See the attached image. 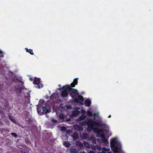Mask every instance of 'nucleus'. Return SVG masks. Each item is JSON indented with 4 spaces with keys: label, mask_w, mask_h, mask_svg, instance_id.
Wrapping results in <instances>:
<instances>
[{
    "label": "nucleus",
    "mask_w": 153,
    "mask_h": 153,
    "mask_svg": "<svg viewBox=\"0 0 153 153\" xmlns=\"http://www.w3.org/2000/svg\"><path fill=\"white\" fill-rule=\"evenodd\" d=\"M88 153H95V152L92 151H90Z\"/></svg>",
    "instance_id": "nucleus-35"
},
{
    "label": "nucleus",
    "mask_w": 153,
    "mask_h": 153,
    "mask_svg": "<svg viewBox=\"0 0 153 153\" xmlns=\"http://www.w3.org/2000/svg\"><path fill=\"white\" fill-rule=\"evenodd\" d=\"M87 130L88 131H93L97 133L98 141L101 143H103V146H106L109 145L108 139L111 136V133L109 128L105 125H87Z\"/></svg>",
    "instance_id": "nucleus-1"
},
{
    "label": "nucleus",
    "mask_w": 153,
    "mask_h": 153,
    "mask_svg": "<svg viewBox=\"0 0 153 153\" xmlns=\"http://www.w3.org/2000/svg\"><path fill=\"white\" fill-rule=\"evenodd\" d=\"M27 94L28 95V96H30V94H29V93L28 92L27 93Z\"/></svg>",
    "instance_id": "nucleus-38"
},
{
    "label": "nucleus",
    "mask_w": 153,
    "mask_h": 153,
    "mask_svg": "<svg viewBox=\"0 0 153 153\" xmlns=\"http://www.w3.org/2000/svg\"><path fill=\"white\" fill-rule=\"evenodd\" d=\"M74 101L77 103H79L81 104H83V102L84 101V98L81 95H78V98L76 97L74 99Z\"/></svg>",
    "instance_id": "nucleus-6"
},
{
    "label": "nucleus",
    "mask_w": 153,
    "mask_h": 153,
    "mask_svg": "<svg viewBox=\"0 0 153 153\" xmlns=\"http://www.w3.org/2000/svg\"><path fill=\"white\" fill-rule=\"evenodd\" d=\"M71 131H72L69 130H67L66 131L67 133H68V134L71 133Z\"/></svg>",
    "instance_id": "nucleus-33"
},
{
    "label": "nucleus",
    "mask_w": 153,
    "mask_h": 153,
    "mask_svg": "<svg viewBox=\"0 0 153 153\" xmlns=\"http://www.w3.org/2000/svg\"><path fill=\"white\" fill-rule=\"evenodd\" d=\"M91 149L93 150H95L97 149L99 150H102V148L100 146L95 145V146L91 147Z\"/></svg>",
    "instance_id": "nucleus-10"
},
{
    "label": "nucleus",
    "mask_w": 153,
    "mask_h": 153,
    "mask_svg": "<svg viewBox=\"0 0 153 153\" xmlns=\"http://www.w3.org/2000/svg\"><path fill=\"white\" fill-rule=\"evenodd\" d=\"M97 153H101L100 152H97Z\"/></svg>",
    "instance_id": "nucleus-44"
},
{
    "label": "nucleus",
    "mask_w": 153,
    "mask_h": 153,
    "mask_svg": "<svg viewBox=\"0 0 153 153\" xmlns=\"http://www.w3.org/2000/svg\"><path fill=\"white\" fill-rule=\"evenodd\" d=\"M63 144L66 147H68L71 145L70 143L67 141H64L63 142Z\"/></svg>",
    "instance_id": "nucleus-21"
},
{
    "label": "nucleus",
    "mask_w": 153,
    "mask_h": 153,
    "mask_svg": "<svg viewBox=\"0 0 153 153\" xmlns=\"http://www.w3.org/2000/svg\"><path fill=\"white\" fill-rule=\"evenodd\" d=\"M67 91L65 90H62L61 92V96L63 97H65L68 96V94Z\"/></svg>",
    "instance_id": "nucleus-11"
},
{
    "label": "nucleus",
    "mask_w": 153,
    "mask_h": 153,
    "mask_svg": "<svg viewBox=\"0 0 153 153\" xmlns=\"http://www.w3.org/2000/svg\"><path fill=\"white\" fill-rule=\"evenodd\" d=\"M9 118L10 120L14 124L16 123V121L13 118H12L10 116H9Z\"/></svg>",
    "instance_id": "nucleus-25"
},
{
    "label": "nucleus",
    "mask_w": 153,
    "mask_h": 153,
    "mask_svg": "<svg viewBox=\"0 0 153 153\" xmlns=\"http://www.w3.org/2000/svg\"><path fill=\"white\" fill-rule=\"evenodd\" d=\"M74 127L76 130L78 131H82L83 130V127L82 126V125H74Z\"/></svg>",
    "instance_id": "nucleus-8"
},
{
    "label": "nucleus",
    "mask_w": 153,
    "mask_h": 153,
    "mask_svg": "<svg viewBox=\"0 0 153 153\" xmlns=\"http://www.w3.org/2000/svg\"><path fill=\"white\" fill-rule=\"evenodd\" d=\"M86 118V116L84 115H81L79 117V119H77V121H82L84 120Z\"/></svg>",
    "instance_id": "nucleus-18"
},
{
    "label": "nucleus",
    "mask_w": 153,
    "mask_h": 153,
    "mask_svg": "<svg viewBox=\"0 0 153 153\" xmlns=\"http://www.w3.org/2000/svg\"><path fill=\"white\" fill-rule=\"evenodd\" d=\"M70 120H71L70 119L69 120H68V121H70Z\"/></svg>",
    "instance_id": "nucleus-46"
},
{
    "label": "nucleus",
    "mask_w": 153,
    "mask_h": 153,
    "mask_svg": "<svg viewBox=\"0 0 153 153\" xmlns=\"http://www.w3.org/2000/svg\"><path fill=\"white\" fill-rule=\"evenodd\" d=\"M87 115L89 117L93 116V114H92V112L90 111H88L87 112Z\"/></svg>",
    "instance_id": "nucleus-26"
},
{
    "label": "nucleus",
    "mask_w": 153,
    "mask_h": 153,
    "mask_svg": "<svg viewBox=\"0 0 153 153\" xmlns=\"http://www.w3.org/2000/svg\"><path fill=\"white\" fill-rule=\"evenodd\" d=\"M72 88H71L70 85H66L65 86H63L62 88H59V90H63L65 91H68V92H69V90Z\"/></svg>",
    "instance_id": "nucleus-7"
},
{
    "label": "nucleus",
    "mask_w": 153,
    "mask_h": 153,
    "mask_svg": "<svg viewBox=\"0 0 153 153\" xmlns=\"http://www.w3.org/2000/svg\"><path fill=\"white\" fill-rule=\"evenodd\" d=\"M11 134L14 136L15 137H17V134L16 133H11Z\"/></svg>",
    "instance_id": "nucleus-31"
},
{
    "label": "nucleus",
    "mask_w": 153,
    "mask_h": 153,
    "mask_svg": "<svg viewBox=\"0 0 153 153\" xmlns=\"http://www.w3.org/2000/svg\"><path fill=\"white\" fill-rule=\"evenodd\" d=\"M25 102H26V100L24 99H19L18 100V102H19V103L20 104H21L23 105H25Z\"/></svg>",
    "instance_id": "nucleus-16"
},
{
    "label": "nucleus",
    "mask_w": 153,
    "mask_h": 153,
    "mask_svg": "<svg viewBox=\"0 0 153 153\" xmlns=\"http://www.w3.org/2000/svg\"><path fill=\"white\" fill-rule=\"evenodd\" d=\"M110 117H111V115H109V116H108V118H110Z\"/></svg>",
    "instance_id": "nucleus-39"
},
{
    "label": "nucleus",
    "mask_w": 153,
    "mask_h": 153,
    "mask_svg": "<svg viewBox=\"0 0 153 153\" xmlns=\"http://www.w3.org/2000/svg\"><path fill=\"white\" fill-rule=\"evenodd\" d=\"M33 83L34 85H37L36 87L38 88H42L43 86L42 84L40 83V79L39 78H35Z\"/></svg>",
    "instance_id": "nucleus-5"
},
{
    "label": "nucleus",
    "mask_w": 153,
    "mask_h": 153,
    "mask_svg": "<svg viewBox=\"0 0 153 153\" xmlns=\"http://www.w3.org/2000/svg\"><path fill=\"white\" fill-rule=\"evenodd\" d=\"M80 113V112L79 111L75 110L72 112V116L73 117H76Z\"/></svg>",
    "instance_id": "nucleus-14"
},
{
    "label": "nucleus",
    "mask_w": 153,
    "mask_h": 153,
    "mask_svg": "<svg viewBox=\"0 0 153 153\" xmlns=\"http://www.w3.org/2000/svg\"><path fill=\"white\" fill-rule=\"evenodd\" d=\"M49 98V97H48V98Z\"/></svg>",
    "instance_id": "nucleus-47"
},
{
    "label": "nucleus",
    "mask_w": 153,
    "mask_h": 153,
    "mask_svg": "<svg viewBox=\"0 0 153 153\" xmlns=\"http://www.w3.org/2000/svg\"><path fill=\"white\" fill-rule=\"evenodd\" d=\"M71 153H77V151L76 149L72 148L70 149Z\"/></svg>",
    "instance_id": "nucleus-22"
},
{
    "label": "nucleus",
    "mask_w": 153,
    "mask_h": 153,
    "mask_svg": "<svg viewBox=\"0 0 153 153\" xmlns=\"http://www.w3.org/2000/svg\"><path fill=\"white\" fill-rule=\"evenodd\" d=\"M52 122H53V123H56L57 122V121L56 120H55L54 119H52Z\"/></svg>",
    "instance_id": "nucleus-34"
},
{
    "label": "nucleus",
    "mask_w": 153,
    "mask_h": 153,
    "mask_svg": "<svg viewBox=\"0 0 153 153\" xmlns=\"http://www.w3.org/2000/svg\"><path fill=\"white\" fill-rule=\"evenodd\" d=\"M76 85L75 84V83H74L73 82L71 83L70 85L71 88V87H75V86Z\"/></svg>",
    "instance_id": "nucleus-29"
},
{
    "label": "nucleus",
    "mask_w": 153,
    "mask_h": 153,
    "mask_svg": "<svg viewBox=\"0 0 153 153\" xmlns=\"http://www.w3.org/2000/svg\"><path fill=\"white\" fill-rule=\"evenodd\" d=\"M78 79V78H75L74 79V80H73V82H74V83H75V84H76V85H77L78 83V81H77Z\"/></svg>",
    "instance_id": "nucleus-27"
},
{
    "label": "nucleus",
    "mask_w": 153,
    "mask_h": 153,
    "mask_svg": "<svg viewBox=\"0 0 153 153\" xmlns=\"http://www.w3.org/2000/svg\"><path fill=\"white\" fill-rule=\"evenodd\" d=\"M82 137L83 139H86L88 137V135L87 133H84L82 135Z\"/></svg>",
    "instance_id": "nucleus-23"
},
{
    "label": "nucleus",
    "mask_w": 153,
    "mask_h": 153,
    "mask_svg": "<svg viewBox=\"0 0 153 153\" xmlns=\"http://www.w3.org/2000/svg\"><path fill=\"white\" fill-rule=\"evenodd\" d=\"M66 128L64 126L60 128V130L62 131H65Z\"/></svg>",
    "instance_id": "nucleus-28"
},
{
    "label": "nucleus",
    "mask_w": 153,
    "mask_h": 153,
    "mask_svg": "<svg viewBox=\"0 0 153 153\" xmlns=\"http://www.w3.org/2000/svg\"><path fill=\"white\" fill-rule=\"evenodd\" d=\"M76 146H78L79 148V149H83V144L80 142H76Z\"/></svg>",
    "instance_id": "nucleus-12"
},
{
    "label": "nucleus",
    "mask_w": 153,
    "mask_h": 153,
    "mask_svg": "<svg viewBox=\"0 0 153 153\" xmlns=\"http://www.w3.org/2000/svg\"><path fill=\"white\" fill-rule=\"evenodd\" d=\"M41 110L42 111V112L45 114H47L48 112H49L48 111V109L45 106L42 107V110Z\"/></svg>",
    "instance_id": "nucleus-15"
},
{
    "label": "nucleus",
    "mask_w": 153,
    "mask_h": 153,
    "mask_svg": "<svg viewBox=\"0 0 153 153\" xmlns=\"http://www.w3.org/2000/svg\"><path fill=\"white\" fill-rule=\"evenodd\" d=\"M25 50L27 52H28V53H29L31 55H33L34 54V53L33 52V51L32 49H28L27 48H25Z\"/></svg>",
    "instance_id": "nucleus-19"
},
{
    "label": "nucleus",
    "mask_w": 153,
    "mask_h": 153,
    "mask_svg": "<svg viewBox=\"0 0 153 153\" xmlns=\"http://www.w3.org/2000/svg\"><path fill=\"white\" fill-rule=\"evenodd\" d=\"M2 113V111H0V114H1Z\"/></svg>",
    "instance_id": "nucleus-41"
},
{
    "label": "nucleus",
    "mask_w": 153,
    "mask_h": 153,
    "mask_svg": "<svg viewBox=\"0 0 153 153\" xmlns=\"http://www.w3.org/2000/svg\"><path fill=\"white\" fill-rule=\"evenodd\" d=\"M21 82L23 84H24L23 82L22 81H21Z\"/></svg>",
    "instance_id": "nucleus-42"
},
{
    "label": "nucleus",
    "mask_w": 153,
    "mask_h": 153,
    "mask_svg": "<svg viewBox=\"0 0 153 153\" xmlns=\"http://www.w3.org/2000/svg\"><path fill=\"white\" fill-rule=\"evenodd\" d=\"M58 128L60 127V126H59H59H58Z\"/></svg>",
    "instance_id": "nucleus-43"
},
{
    "label": "nucleus",
    "mask_w": 153,
    "mask_h": 153,
    "mask_svg": "<svg viewBox=\"0 0 153 153\" xmlns=\"http://www.w3.org/2000/svg\"><path fill=\"white\" fill-rule=\"evenodd\" d=\"M51 96H51L50 97L51 98Z\"/></svg>",
    "instance_id": "nucleus-45"
},
{
    "label": "nucleus",
    "mask_w": 153,
    "mask_h": 153,
    "mask_svg": "<svg viewBox=\"0 0 153 153\" xmlns=\"http://www.w3.org/2000/svg\"><path fill=\"white\" fill-rule=\"evenodd\" d=\"M110 150L109 148H106L104 147L102 148V150L101 153H112L111 152H109L108 151Z\"/></svg>",
    "instance_id": "nucleus-9"
},
{
    "label": "nucleus",
    "mask_w": 153,
    "mask_h": 153,
    "mask_svg": "<svg viewBox=\"0 0 153 153\" xmlns=\"http://www.w3.org/2000/svg\"><path fill=\"white\" fill-rule=\"evenodd\" d=\"M24 87H17L15 88V89L16 92L20 93L24 89Z\"/></svg>",
    "instance_id": "nucleus-17"
},
{
    "label": "nucleus",
    "mask_w": 153,
    "mask_h": 153,
    "mask_svg": "<svg viewBox=\"0 0 153 153\" xmlns=\"http://www.w3.org/2000/svg\"><path fill=\"white\" fill-rule=\"evenodd\" d=\"M69 93L71 97L74 99L77 97V95L79 94V93L77 90L76 89L72 88L69 90Z\"/></svg>",
    "instance_id": "nucleus-4"
},
{
    "label": "nucleus",
    "mask_w": 153,
    "mask_h": 153,
    "mask_svg": "<svg viewBox=\"0 0 153 153\" xmlns=\"http://www.w3.org/2000/svg\"><path fill=\"white\" fill-rule=\"evenodd\" d=\"M91 104V101L89 100H87L84 102V105L85 106L89 107Z\"/></svg>",
    "instance_id": "nucleus-13"
},
{
    "label": "nucleus",
    "mask_w": 153,
    "mask_h": 153,
    "mask_svg": "<svg viewBox=\"0 0 153 153\" xmlns=\"http://www.w3.org/2000/svg\"><path fill=\"white\" fill-rule=\"evenodd\" d=\"M80 153H86L84 151Z\"/></svg>",
    "instance_id": "nucleus-36"
},
{
    "label": "nucleus",
    "mask_w": 153,
    "mask_h": 153,
    "mask_svg": "<svg viewBox=\"0 0 153 153\" xmlns=\"http://www.w3.org/2000/svg\"><path fill=\"white\" fill-rule=\"evenodd\" d=\"M110 144L111 149L114 153H125L122 149L121 144L117 137L111 138Z\"/></svg>",
    "instance_id": "nucleus-2"
},
{
    "label": "nucleus",
    "mask_w": 153,
    "mask_h": 153,
    "mask_svg": "<svg viewBox=\"0 0 153 153\" xmlns=\"http://www.w3.org/2000/svg\"><path fill=\"white\" fill-rule=\"evenodd\" d=\"M3 52L2 51H0V58L1 57H4V55H3Z\"/></svg>",
    "instance_id": "nucleus-30"
},
{
    "label": "nucleus",
    "mask_w": 153,
    "mask_h": 153,
    "mask_svg": "<svg viewBox=\"0 0 153 153\" xmlns=\"http://www.w3.org/2000/svg\"><path fill=\"white\" fill-rule=\"evenodd\" d=\"M93 116V120L89 119L86 121L80 123L79 124H106V123L103 122L97 114H94Z\"/></svg>",
    "instance_id": "nucleus-3"
},
{
    "label": "nucleus",
    "mask_w": 153,
    "mask_h": 153,
    "mask_svg": "<svg viewBox=\"0 0 153 153\" xmlns=\"http://www.w3.org/2000/svg\"><path fill=\"white\" fill-rule=\"evenodd\" d=\"M83 143L84 144L85 146V147H86L88 148H90V144L87 141H84L83 142Z\"/></svg>",
    "instance_id": "nucleus-20"
},
{
    "label": "nucleus",
    "mask_w": 153,
    "mask_h": 153,
    "mask_svg": "<svg viewBox=\"0 0 153 153\" xmlns=\"http://www.w3.org/2000/svg\"><path fill=\"white\" fill-rule=\"evenodd\" d=\"M0 124H2V122L0 121Z\"/></svg>",
    "instance_id": "nucleus-37"
},
{
    "label": "nucleus",
    "mask_w": 153,
    "mask_h": 153,
    "mask_svg": "<svg viewBox=\"0 0 153 153\" xmlns=\"http://www.w3.org/2000/svg\"><path fill=\"white\" fill-rule=\"evenodd\" d=\"M73 137L74 139H77L78 137V134L76 133H74L73 135Z\"/></svg>",
    "instance_id": "nucleus-24"
},
{
    "label": "nucleus",
    "mask_w": 153,
    "mask_h": 153,
    "mask_svg": "<svg viewBox=\"0 0 153 153\" xmlns=\"http://www.w3.org/2000/svg\"><path fill=\"white\" fill-rule=\"evenodd\" d=\"M59 116V117L60 118L62 119H63V115L62 114H60Z\"/></svg>",
    "instance_id": "nucleus-32"
},
{
    "label": "nucleus",
    "mask_w": 153,
    "mask_h": 153,
    "mask_svg": "<svg viewBox=\"0 0 153 153\" xmlns=\"http://www.w3.org/2000/svg\"><path fill=\"white\" fill-rule=\"evenodd\" d=\"M96 142V141L95 140H94V141H93V142L94 143H95V142Z\"/></svg>",
    "instance_id": "nucleus-40"
}]
</instances>
